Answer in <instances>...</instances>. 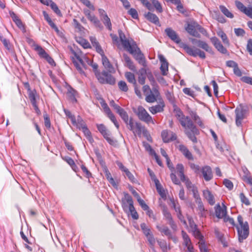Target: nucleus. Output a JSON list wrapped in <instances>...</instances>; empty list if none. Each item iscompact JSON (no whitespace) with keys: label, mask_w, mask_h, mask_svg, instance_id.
Instances as JSON below:
<instances>
[{"label":"nucleus","mask_w":252,"mask_h":252,"mask_svg":"<svg viewBox=\"0 0 252 252\" xmlns=\"http://www.w3.org/2000/svg\"><path fill=\"white\" fill-rule=\"evenodd\" d=\"M223 218L224 222L228 221L232 226H236L238 232V239L240 242H242L244 240L246 239L248 237L249 234V226L248 223L247 221L244 223L243 222V219L241 215H239L237 217V220L240 227L236 225L234 220L232 218L226 216V215L223 217Z\"/></svg>","instance_id":"1"},{"label":"nucleus","mask_w":252,"mask_h":252,"mask_svg":"<svg viewBox=\"0 0 252 252\" xmlns=\"http://www.w3.org/2000/svg\"><path fill=\"white\" fill-rule=\"evenodd\" d=\"M181 126L185 128V133L187 137L194 143L197 142L195 135L199 134V131L193 124L189 117L185 116L179 120Z\"/></svg>","instance_id":"2"},{"label":"nucleus","mask_w":252,"mask_h":252,"mask_svg":"<svg viewBox=\"0 0 252 252\" xmlns=\"http://www.w3.org/2000/svg\"><path fill=\"white\" fill-rule=\"evenodd\" d=\"M88 63L91 65L94 73L95 76L98 82L101 84H107L113 85L115 84V78L106 70H103L101 72L97 70L98 65L96 63H94L88 59Z\"/></svg>","instance_id":"3"},{"label":"nucleus","mask_w":252,"mask_h":252,"mask_svg":"<svg viewBox=\"0 0 252 252\" xmlns=\"http://www.w3.org/2000/svg\"><path fill=\"white\" fill-rule=\"evenodd\" d=\"M124 197L122 199V206L125 212H130L132 218L137 220L139 218L134 206L132 197L127 192H124Z\"/></svg>","instance_id":"4"},{"label":"nucleus","mask_w":252,"mask_h":252,"mask_svg":"<svg viewBox=\"0 0 252 252\" xmlns=\"http://www.w3.org/2000/svg\"><path fill=\"white\" fill-rule=\"evenodd\" d=\"M185 29L190 35L199 38L201 37L199 32L203 35H206L207 33L206 30L203 27L194 21L188 22L185 25Z\"/></svg>","instance_id":"5"},{"label":"nucleus","mask_w":252,"mask_h":252,"mask_svg":"<svg viewBox=\"0 0 252 252\" xmlns=\"http://www.w3.org/2000/svg\"><path fill=\"white\" fill-rule=\"evenodd\" d=\"M148 78L150 81L151 85L153 86L152 91L154 94H150L147 95L145 100L147 102L153 103L157 101V99L160 97V93L158 91V85L151 73L148 75Z\"/></svg>","instance_id":"6"},{"label":"nucleus","mask_w":252,"mask_h":252,"mask_svg":"<svg viewBox=\"0 0 252 252\" xmlns=\"http://www.w3.org/2000/svg\"><path fill=\"white\" fill-rule=\"evenodd\" d=\"M131 48L133 53L130 54L133 55L134 58L140 64L142 65L143 67H146L147 63L144 55L137 45L136 42L133 40H132Z\"/></svg>","instance_id":"7"},{"label":"nucleus","mask_w":252,"mask_h":252,"mask_svg":"<svg viewBox=\"0 0 252 252\" xmlns=\"http://www.w3.org/2000/svg\"><path fill=\"white\" fill-rule=\"evenodd\" d=\"M183 48L185 50L186 53L191 56L193 57H196L197 56H198L202 59H204L206 58L205 52L199 48L195 47H191L186 44H184L183 45Z\"/></svg>","instance_id":"8"},{"label":"nucleus","mask_w":252,"mask_h":252,"mask_svg":"<svg viewBox=\"0 0 252 252\" xmlns=\"http://www.w3.org/2000/svg\"><path fill=\"white\" fill-rule=\"evenodd\" d=\"M34 50L37 52L38 55L40 58L45 59L50 65L52 66L56 65V63L53 58L46 53L41 46L35 44Z\"/></svg>","instance_id":"9"},{"label":"nucleus","mask_w":252,"mask_h":252,"mask_svg":"<svg viewBox=\"0 0 252 252\" xmlns=\"http://www.w3.org/2000/svg\"><path fill=\"white\" fill-rule=\"evenodd\" d=\"M189 39L193 44L196 45L197 47L204 50L212 55L214 54L212 48L206 42L193 38H189Z\"/></svg>","instance_id":"10"},{"label":"nucleus","mask_w":252,"mask_h":252,"mask_svg":"<svg viewBox=\"0 0 252 252\" xmlns=\"http://www.w3.org/2000/svg\"><path fill=\"white\" fill-rule=\"evenodd\" d=\"M136 115L141 121L146 123L148 124L152 122V117L148 114L146 109L141 106L138 107Z\"/></svg>","instance_id":"11"},{"label":"nucleus","mask_w":252,"mask_h":252,"mask_svg":"<svg viewBox=\"0 0 252 252\" xmlns=\"http://www.w3.org/2000/svg\"><path fill=\"white\" fill-rule=\"evenodd\" d=\"M119 37L123 47L126 49L130 53H132L131 46L132 42H130L128 39H126V35L121 30H118Z\"/></svg>","instance_id":"12"},{"label":"nucleus","mask_w":252,"mask_h":252,"mask_svg":"<svg viewBox=\"0 0 252 252\" xmlns=\"http://www.w3.org/2000/svg\"><path fill=\"white\" fill-rule=\"evenodd\" d=\"M164 32L166 36L175 43L179 44L181 42V40L179 36L171 28H166L164 30Z\"/></svg>","instance_id":"13"},{"label":"nucleus","mask_w":252,"mask_h":252,"mask_svg":"<svg viewBox=\"0 0 252 252\" xmlns=\"http://www.w3.org/2000/svg\"><path fill=\"white\" fill-rule=\"evenodd\" d=\"M102 58V64L106 69V71L111 74V73H114L115 72V69L113 66L112 64L109 62L108 59L104 55V53L100 54Z\"/></svg>","instance_id":"14"},{"label":"nucleus","mask_w":252,"mask_h":252,"mask_svg":"<svg viewBox=\"0 0 252 252\" xmlns=\"http://www.w3.org/2000/svg\"><path fill=\"white\" fill-rule=\"evenodd\" d=\"M235 5L241 12L252 19V6L247 8L241 2L237 0L235 1Z\"/></svg>","instance_id":"15"},{"label":"nucleus","mask_w":252,"mask_h":252,"mask_svg":"<svg viewBox=\"0 0 252 252\" xmlns=\"http://www.w3.org/2000/svg\"><path fill=\"white\" fill-rule=\"evenodd\" d=\"M236 114V125L239 126L241 125L242 121L245 118L246 111L242 108H236L235 110Z\"/></svg>","instance_id":"16"},{"label":"nucleus","mask_w":252,"mask_h":252,"mask_svg":"<svg viewBox=\"0 0 252 252\" xmlns=\"http://www.w3.org/2000/svg\"><path fill=\"white\" fill-rule=\"evenodd\" d=\"M161 135L164 143H168L177 139V136L175 133L173 132H168L166 130H164L161 132Z\"/></svg>","instance_id":"17"},{"label":"nucleus","mask_w":252,"mask_h":252,"mask_svg":"<svg viewBox=\"0 0 252 252\" xmlns=\"http://www.w3.org/2000/svg\"><path fill=\"white\" fill-rule=\"evenodd\" d=\"M211 42L213 43L215 47L221 53L225 54H226L227 51L224 48L219 39L216 36L212 37L210 38Z\"/></svg>","instance_id":"18"},{"label":"nucleus","mask_w":252,"mask_h":252,"mask_svg":"<svg viewBox=\"0 0 252 252\" xmlns=\"http://www.w3.org/2000/svg\"><path fill=\"white\" fill-rule=\"evenodd\" d=\"M222 208H221L220 204L218 203L215 207V214L216 217L219 219L223 218V217L227 214L226 206L223 203H222Z\"/></svg>","instance_id":"19"},{"label":"nucleus","mask_w":252,"mask_h":252,"mask_svg":"<svg viewBox=\"0 0 252 252\" xmlns=\"http://www.w3.org/2000/svg\"><path fill=\"white\" fill-rule=\"evenodd\" d=\"M158 100L159 104L156 105L155 106H152L149 108V111L153 114H155L158 112H161L163 111V107H164V103L160 95L158 98L157 99V100Z\"/></svg>","instance_id":"20"},{"label":"nucleus","mask_w":252,"mask_h":252,"mask_svg":"<svg viewBox=\"0 0 252 252\" xmlns=\"http://www.w3.org/2000/svg\"><path fill=\"white\" fill-rule=\"evenodd\" d=\"M200 172L206 181H209L213 178L211 168L209 166H204L200 170Z\"/></svg>","instance_id":"21"},{"label":"nucleus","mask_w":252,"mask_h":252,"mask_svg":"<svg viewBox=\"0 0 252 252\" xmlns=\"http://www.w3.org/2000/svg\"><path fill=\"white\" fill-rule=\"evenodd\" d=\"M158 59L161 63L160 69L162 75H166L168 71V63L162 55H158Z\"/></svg>","instance_id":"22"},{"label":"nucleus","mask_w":252,"mask_h":252,"mask_svg":"<svg viewBox=\"0 0 252 252\" xmlns=\"http://www.w3.org/2000/svg\"><path fill=\"white\" fill-rule=\"evenodd\" d=\"M132 131L135 135L137 134L139 137L141 136L142 133L145 135L147 133V130L145 127L142 126L141 123L138 122L135 123V126Z\"/></svg>","instance_id":"23"},{"label":"nucleus","mask_w":252,"mask_h":252,"mask_svg":"<svg viewBox=\"0 0 252 252\" xmlns=\"http://www.w3.org/2000/svg\"><path fill=\"white\" fill-rule=\"evenodd\" d=\"M102 168L103 171L104 172L105 177L107 180L109 181V183L111 184L114 187H116L117 186L115 180L111 176L110 172H109L108 169L107 168L106 165L105 163L101 164Z\"/></svg>","instance_id":"24"},{"label":"nucleus","mask_w":252,"mask_h":252,"mask_svg":"<svg viewBox=\"0 0 252 252\" xmlns=\"http://www.w3.org/2000/svg\"><path fill=\"white\" fill-rule=\"evenodd\" d=\"M145 17L150 22L158 26H160L159 18L155 14L148 12L147 13L145 14Z\"/></svg>","instance_id":"25"},{"label":"nucleus","mask_w":252,"mask_h":252,"mask_svg":"<svg viewBox=\"0 0 252 252\" xmlns=\"http://www.w3.org/2000/svg\"><path fill=\"white\" fill-rule=\"evenodd\" d=\"M178 149L188 159L191 160H193L192 154L186 146L183 144L180 145Z\"/></svg>","instance_id":"26"},{"label":"nucleus","mask_w":252,"mask_h":252,"mask_svg":"<svg viewBox=\"0 0 252 252\" xmlns=\"http://www.w3.org/2000/svg\"><path fill=\"white\" fill-rule=\"evenodd\" d=\"M156 227L159 231L166 236L168 239L172 238L173 236L172 232L167 226L165 225L160 226L158 225H157Z\"/></svg>","instance_id":"27"},{"label":"nucleus","mask_w":252,"mask_h":252,"mask_svg":"<svg viewBox=\"0 0 252 252\" xmlns=\"http://www.w3.org/2000/svg\"><path fill=\"white\" fill-rule=\"evenodd\" d=\"M123 57L126 63L125 66L127 67L130 70L134 72L136 71V67L130 57L126 54H123Z\"/></svg>","instance_id":"28"},{"label":"nucleus","mask_w":252,"mask_h":252,"mask_svg":"<svg viewBox=\"0 0 252 252\" xmlns=\"http://www.w3.org/2000/svg\"><path fill=\"white\" fill-rule=\"evenodd\" d=\"M147 71L145 67L141 68L139 70L138 82L141 84L144 85L145 83L146 78Z\"/></svg>","instance_id":"29"},{"label":"nucleus","mask_w":252,"mask_h":252,"mask_svg":"<svg viewBox=\"0 0 252 252\" xmlns=\"http://www.w3.org/2000/svg\"><path fill=\"white\" fill-rule=\"evenodd\" d=\"M203 194L211 205H213L215 204V198L211 191L209 190H205L203 191Z\"/></svg>","instance_id":"30"},{"label":"nucleus","mask_w":252,"mask_h":252,"mask_svg":"<svg viewBox=\"0 0 252 252\" xmlns=\"http://www.w3.org/2000/svg\"><path fill=\"white\" fill-rule=\"evenodd\" d=\"M111 135V133L109 130L107 132L102 134L104 138L105 139V140L110 145L112 146H116L117 141L113 138H111L110 137Z\"/></svg>","instance_id":"31"},{"label":"nucleus","mask_w":252,"mask_h":252,"mask_svg":"<svg viewBox=\"0 0 252 252\" xmlns=\"http://www.w3.org/2000/svg\"><path fill=\"white\" fill-rule=\"evenodd\" d=\"M189 113L193 119V120L201 127H204V124H203L200 118L197 115L195 111H189Z\"/></svg>","instance_id":"32"},{"label":"nucleus","mask_w":252,"mask_h":252,"mask_svg":"<svg viewBox=\"0 0 252 252\" xmlns=\"http://www.w3.org/2000/svg\"><path fill=\"white\" fill-rule=\"evenodd\" d=\"M215 234L216 237L218 238V240L221 242L223 247H227L228 246L227 243L225 240L223 234L220 233L218 228L215 229Z\"/></svg>","instance_id":"33"},{"label":"nucleus","mask_w":252,"mask_h":252,"mask_svg":"<svg viewBox=\"0 0 252 252\" xmlns=\"http://www.w3.org/2000/svg\"><path fill=\"white\" fill-rule=\"evenodd\" d=\"M97 99L100 100L101 101L100 102V104L104 109V111L107 114L108 117L109 118L110 116H112V115L113 114L112 112L111 111L110 108L108 106L106 103H105L104 100L101 97H99V98L97 97Z\"/></svg>","instance_id":"34"},{"label":"nucleus","mask_w":252,"mask_h":252,"mask_svg":"<svg viewBox=\"0 0 252 252\" xmlns=\"http://www.w3.org/2000/svg\"><path fill=\"white\" fill-rule=\"evenodd\" d=\"M90 41H91L93 47H95L96 51L98 53L100 54L104 52L95 37H90Z\"/></svg>","instance_id":"35"},{"label":"nucleus","mask_w":252,"mask_h":252,"mask_svg":"<svg viewBox=\"0 0 252 252\" xmlns=\"http://www.w3.org/2000/svg\"><path fill=\"white\" fill-rule=\"evenodd\" d=\"M73 126H76V127L80 130L83 127L87 126L84 120L80 116H77V119H75V123L72 124Z\"/></svg>","instance_id":"36"},{"label":"nucleus","mask_w":252,"mask_h":252,"mask_svg":"<svg viewBox=\"0 0 252 252\" xmlns=\"http://www.w3.org/2000/svg\"><path fill=\"white\" fill-rule=\"evenodd\" d=\"M244 173L243 179L250 184H252V178L250 176V172L246 167L242 168Z\"/></svg>","instance_id":"37"},{"label":"nucleus","mask_w":252,"mask_h":252,"mask_svg":"<svg viewBox=\"0 0 252 252\" xmlns=\"http://www.w3.org/2000/svg\"><path fill=\"white\" fill-rule=\"evenodd\" d=\"M116 112L120 115L125 123L127 122L128 116L127 112L123 108L121 107Z\"/></svg>","instance_id":"38"},{"label":"nucleus","mask_w":252,"mask_h":252,"mask_svg":"<svg viewBox=\"0 0 252 252\" xmlns=\"http://www.w3.org/2000/svg\"><path fill=\"white\" fill-rule=\"evenodd\" d=\"M101 20L102 21L104 25L107 28V29L109 31H111L112 30V24L110 19L109 18L108 15H105V17H101Z\"/></svg>","instance_id":"39"},{"label":"nucleus","mask_w":252,"mask_h":252,"mask_svg":"<svg viewBox=\"0 0 252 252\" xmlns=\"http://www.w3.org/2000/svg\"><path fill=\"white\" fill-rule=\"evenodd\" d=\"M91 22L94 23V26L99 28L100 30H102L103 28V26L102 25L101 23H100V21L98 19V18L95 16L93 15L92 17H91L89 19Z\"/></svg>","instance_id":"40"},{"label":"nucleus","mask_w":252,"mask_h":252,"mask_svg":"<svg viewBox=\"0 0 252 252\" xmlns=\"http://www.w3.org/2000/svg\"><path fill=\"white\" fill-rule=\"evenodd\" d=\"M149 243L150 247L153 251H155V245L156 243L155 238L152 233L151 234L146 236Z\"/></svg>","instance_id":"41"},{"label":"nucleus","mask_w":252,"mask_h":252,"mask_svg":"<svg viewBox=\"0 0 252 252\" xmlns=\"http://www.w3.org/2000/svg\"><path fill=\"white\" fill-rule=\"evenodd\" d=\"M155 184L158 193L159 194V195L162 198L165 199L166 196L164 190L162 189V186L159 183V181H158V183H156Z\"/></svg>","instance_id":"42"},{"label":"nucleus","mask_w":252,"mask_h":252,"mask_svg":"<svg viewBox=\"0 0 252 252\" xmlns=\"http://www.w3.org/2000/svg\"><path fill=\"white\" fill-rule=\"evenodd\" d=\"M82 130V132L84 133L85 136H86V138L90 142H92L93 140V138L91 135V132L90 131V130L88 128L87 126H86L82 128L81 129Z\"/></svg>","instance_id":"43"},{"label":"nucleus","mask_w":252,"mask_h":252,"mask_svg":"<svg viewBox=\"0 0 252 252\" xmlns=\"http://www.w3.org/2000/svg\"><path fill=\"white\" fill-rule=\"evenodd\" d=\"M173 111L175 114V116L176 117L179 121L180 119H181V118L184 117V114H183V112L182 111L181 109L175 105H174Z\"/></svg>","instance_id":"44"},{"label":"nucleus","mask_w":252,"mask_h":252,"mask_svg":"<svg viewBox=\"0 0 252 252\" xmlns=\"http://www.w3.org/2000/svg\"><path fill=\"white\" fill-rule=\"evenodd\" d=\"M220 9L222 13L227 17L230 18H233L234 17L233 14L230 12L225 6L223 5H220Z\"/></svg>","instance_id":"45"},{"label":"nucleus","mask_w":252,"mask_h":252,"mask_svg":"<svg viewBox=\"0 0 252 252\" xmlns=\"http://www.w3.org/2000/svg\"><path fill=\"white\" fill-rule=\"evenodd\" d=\"M125 77L129 82L132 83L133 85H135L136 84L134 75L132 73L130 72H126L125 74Z\"/></svg>","instance_id":"46"},{"label":"nucleus","mask_w":252,"mask_h":252,"mask_svg":"<svg viewBox=\"0 0 252 252\" xmlns=\"http://www.w3.org/2000/svg\"><path fill=\"white\" fill-rule=\"evenodd\" d=\"M29 97L31 100V103L32 105H35V103H36V97H35V94L36 93V92L35 90L33 91H30V92H28Z\"/></svg>","instance_id":"47"},{"label":"nucleus","mask_w":252,"mask_h":252,"mask_svg":"<svg viewBox=\"0 0 252 252\" xmlns=\"http://www.w3.org/2000/svg\"><path fill=\"white\" fill-rule=\"evenodd\" d=\"M140 227L143 233L145 235V236L152 233L150 229L147 226L145 223H142L140 224Z\"/></svg>","instance_id":"48"},{"label":"nucleus","mask_w":252,"mask_h":252,"mask_svg":"<svg viewBox=\"0 0 252 252\" xmlns=\"http://www.w3.org/2000/svg\"><path fill=\"white\" fill-rule=\"evenodd\" d=\"M43 118L45 127L48 129L50 128L51 127V122L49 115L45 112L43 114Z\"/></svg>","instance_id":"49"},{"label":"nucleus","mask_w":252,"mask_h":252,"mask_svg":"<svg viewBox=\"0 0 252 252\" xmlns=\"http://www.w3.org/2000/svg\"><path fill=\"white\" fill-rule=\"evenodd\" d=\"M218 35L220 36L225 44H229V40L226 34L223 31H220L218 32Z\"/></svg>","instance_id":"50"},{"label":"nucleus","mask_w":252,"mask_h":252,"mask_svg":"<svg viewBox=\"0 0 252 252\" xmlns=\"http://www.w3.org/2000/svg\"><path fill=\"white\" fill-rule=\"evenodd\" d=\"M152 4L154 5L155 8L156 9L157 11L159 13H161L162 12V6L159 3V2L157 0H152Z\"/></svg>","instance_id":"51"},{"label":"nucleus","mask_w":252,"mask_h":252,"mask_svg":"<svg viewBox=\"0 0 252 252\" xmlns=\"http://www.w3.org/2000/svg\"><path fill=\"white\" fill-rule=\"evenodd\" d=\"M157 242L162 252H167V243L164 240H157Z\"/></svg>","instance_id":"52"},{"label":"nucleus","mask_w":252,"mask_h":252,"mask_svg":"<svg viewBox=\"0 0 252 252\" xmlns=\"http://www.w3.org/2000/svg\"><path fill=\"white\" fill-rule=\"evenodd\" d=\"M182 235L184 239V244L185 246H188L191 243L190 239H189V235L184 231H182Z\"/></svg>","instance_id":"53"},{"label":"nucleus","mask_w":252,"mask_h":252,"mask_svg":"<svg viewBox=\"0 0 252 252\" xmlns=\"http://www.w3.org/2000/svg\"><path fill=\"white\" fill-rule=\"evenodd\" d=\"M50 6L56 14H57L59 16H62L61 11L59 9L57 5L54 2H52V3L50 4Z\"/></svg>","instance_id":"54"},{"label":"nucleus","mask_w":252,"mask_h":252,"mask_svg":"<svg viewBox=\"0 0 252 252\" xmlns=\"http://www.w3.org/2000/svg\"><path fill=\"white\" fill-rule=\"evenodd\" d=\"M127 13L134 19H137L138 18V12L136 10L133 8H130L127 11Z\"/></svg>","instance_id":"55"},{"label":"nucleus","mask_w":252,"mask_h":252,"mask_svg":"<svg viewBox=\"0 0 252 252\" xmlns=\"http://www.w3.org/2000/svg\"><path fill=\"white\" fill-rule=\"evenodd\" d=\"M118 86L120 90L126 92L128 91V87L126 83L124 81H120L118 83Z\"/></svg>","instance_id":"56"},{"label":"nucleus","mask_w":252,"mask_h":252,"mask_svg":"<svg viewBox=\"0 0 252 252\" xmlns=\"http://www.w3.org/2000/svg\"><path fill=\"white\" fill-rule=\"evenodd\" d=\"M162 214L167 221L171 220V219L173 218L171 213L168 211L166 208H164L163 209Z\"/></svg>","instance_id":"57"},{"label":"nucleus","mask_w":252,"mask_h":252,"mask_svg":"<svg viewBox=\"0 0 252 252\" xmlns=\"http://www.w3.org/2000/svg\"><path fill=\"white\" fill-rule=\"evenodd\" d=\"M187 218H188V220L189 221V226H190V228L191 229V231H192L193 230H195V229H196V228H197V226L194 222L192 217L190 216H188Z\"/></svg>","instance_id":"58"},{"label":"nucleus","mask_w":252,"mask_h":252,"mask_svg":"<svg viewBox=\"0 0 252 252\" xmlns=\"http://www.w3.org/2000/svg\"><path fill=\"white\" fill-rule=\"evenodd\" d=\"M96 127L101 135L108 130L105 126L102 124H96Z\"/></svg>","instance_id":"59"},{"label":"nucleus","mask_w":252,"mask_h":252,"mask_svg":"<svg viewBox=\"0 0 252 252\" xmlns=\"http://www.w3.org/2000/svg\"><path fill=\"white\" fill-rule=\"evenodd\" d=\"M0 40L2 42L4 47L8 50L10 48L9 40L4 38L1 34H0Z\"/></svg>","instance_id":"60"},{"label":"nucleus","mask_w":252,"mask_h":252,"mask_svg":"<svg viewBox=\"0 0 252 252\" xmlns=\"http://www.w3.org/2000/svg\"><path fill=\"white\" fill-rule=\"evenodd\" d=\"M223 185L227 188L229 190H231L233 188V184L232 182L227 179H225L223 182Z\"/></svg>","instance_id":"61"},{"label":"nucleus","mask_w":252,"mask_h":252,"mask_svg":"<svg viewBox=\"0 0 252 252\" xmlns=\"http://www.w3.org/2000/svg\"><path fill=\"white\" fill-rule=\"evenodd\" d=\"M127 126V128L131 131H132L135 126V123L132 118L128 119L127 122L125 123Z\"/></svg>","instance_id":"62"},{"label":"nucleus","mask_w":252,"mask_h":252,"mask_svg":"<svg viewBox=\"0 0 252 252\" xmlns=\"http://www.w3.org/2000/svg\"><path fill=\"white\" fill-rule=\"evenodd\" d=\"M68 93L70 94V97L71 100L75 102L77 101V100L75 98L77 92L74 89H73L72 88H70V90H68Z\"/></svg>","instance_id":"63"},{"label":"nucleus","mask_w":252,"mask_h":252,"mask_svg":"<svg viewBox=\"0 0 252 252\" xmlns=\"http://www.w3.org/2000/svg\"><path fill=\"white\" fill-rule=\"evenodd\" d=\"M240 200H241V201L245 204V205H249L250 204V202L248 199V198H247L245 194L243 193V192H241L240 194Z\"/></svg>","instance_id":"64"}]
</instances>
